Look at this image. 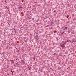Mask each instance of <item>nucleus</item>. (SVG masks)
Wrapping results in <instances>:
<instances>
[{
    "mask_svg": "<svg viewBox=\"0 0 76 76\" xmlns=\"http://www.w3.org/2000/svg\"><path fill=\"white\" fill-rule=\"evenodd\" d=\"M76 39H73L72 40L73 42H76Z\"/></svg>",
    "mask_w": 76,
    "mask_h": 76,
    "instance_id": "f257e3e1",
    "label": "nucleus"
},
{
    "mask_svg": "<svg viewBox=\"0 0 76 76\" xmlns=\"http://www.w3.org/2000/svg\"><path fill=\"white\" fill-rule=\"evenodd\" d=\"M68 32L69 33H70V31H68Z\"/></svg>",
    "mask_w": 76,
    "mask_h": 76,
    "instance_id": "f03ea898",
    "label": "nucleus"
}]
</instances>
